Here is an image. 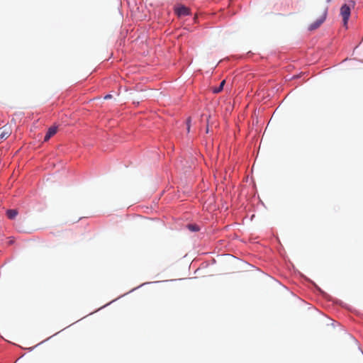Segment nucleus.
Returning <instances> with one entry per match:
<instances>
[{
  "instance_id": "6e6552de",
  "label": "nucleus",
  "mask_w": 363,
  "mask_h": 363,
  "mask_svg": "<svg viewBox=\"0 0 363 363\" xmlns=\"http://www.w3.org/2000/svg\"><path fill=\"white\" fill-rule=\"evenodd\" d=\"M187 227L191 231L196 232L199 230V226L195 224H189Z\"/></svg>"
},
{
  "instance_id": "7ed1b4c3",
  "label": "nucleus",
  "mask_w": 363,
  "mask_h": 363,
  "mask_svg": "<svg viewBox=\"0 0 363 363\" xmlns=\"http://www.w3.org/2000/svg\"><path fill=\"white\" fill-rule=\"evenodd\" d=\"M57 127H55V126L50 127L48 129V130L44 138V141L46 142V141L49 140V139L57 133Z\"/></svg>"
},
{
  "instance_id": "f03ea898",
  "label": "nucleus",
  "mask_w": 363,
  "mask_h": 363,
  "mask_svg": "<svg viewBox=\"0 0 363 363\" xmlns=\"http://www.w3.org/2000/svg\"><path fill=\"white\" fill-rule=\"evenodd\" d=\"M350 7L347 4L342 5L340 8V14L342 17L343 24L345 26H347V25L348 20L350 16Z\"/></svg>"
},
{
  "instance_id": "0eeeda50",
  "label": "nucleus",
  "mask_w": 363,
  "mask_h": 363,
  "mask_svg": "<svg viewBox=\"0 0 363 363\" xmlns=\"http://www.w3.org/2000/svg\"><path fill=\"white\" fill-rule=\"evenodd\" d=\"M9 131H6V130L4 128H0V138L1 139H3V138H7L9 135Z\"/></svg>"
},
{
  "instance_id": "1a4fd4ad",
  "label": "nucleus",
  "mask_w": 363,
  "mask_h": 363,
  "mask_svg": "<svg viewBox=\"0 0 363 363\" xmlns=\"http://www.w3.org/2000/svg\"><path fill=\"white\" fill-rule=\"evenodd\" d=\"M190 123H191V118H188L186 121V125H187V131H190Z\"/></svg>"
},
{
  "instance_id": "20e7f679",
  "label": "nucleus",
  "mask_w": 363,
  "mask_h": 363,
  "mask_svg": "<svg viewBox=\"0 0 363 363\" xmlns=\"http://www.w3.org/2000/svg\"><path fill=\"white\" fill-rule=\"evenodd\" d=\"M176 12L178 16H187L189 14V9L186 6H179L177 8Z\"/></svg>"
},
{
  "instance_id": "39448f33",
  "label": "nucleus",
  "mask_w": 363,
  "mask_h": 363,
  "mask_svg": "<svg viewBox=\"0 0 363 363\" xmlns=\"http://www.w3.org/2000/svg\"><path fill=\"white\" fill-rule=\"evenodd\" d=\"M18 214V211L16 209H9L6 211V215L9 218L13 219Z\"/></svg>"
},
{
  "instance_id": "9b49d317",
  "label": "nucleus",
  "mask_w": 363,
  "mask_h": 363,
  "mask_svg": "<svg viewBox=\"0 0 363 363\" xmlns=\"http://www.w3.org/2000/svg\"><path fill=\"white\" fill-rule=\"evenodd\" d=\"M13 242V240H11L9 241V243H10V244H12Z\"/></svg>"
},
{
  "instance_id": "9d476101",
  "label": "nucleus",
  "mask_w": 363,
  "mask_h": 363,
  "mask_svg": "<svg viewBox=\"0 0 363 363\" xmlns=\"http://www.w3.org/2000/svg\"><path fill=\"white\" fill-rule=\"evenodd\" d=\"M111 94H107L104 96V99H111Z\"/></svg>"
},
{
  "instance_id": "423d86ee",
  "label": "nucleus",
  "mask_w": 363,
  "mask_h": 363,
  "mask_svg": "<svg viewBox=\"0 0 363 363\" xmlns=\"http://www.w3.org/2000/svg\"><path fill=\"white\" fill-rule=\"evenodd\" d=\"M225 84V79H223L220 82V84L218 87H216V88L213 89V93L217 94V93H219L220 91H221L223 90V86H224Z\"/></svg>"
},
{
  "instance_id": "f257e3e1",
  "label": "nucleus",
  "mask_w": 363,
  "mask_h": 363,
  "mask_svg": "<svg viewBox=\"0 0 363 363\" xmlns=\"http://www.w3.org/2000/svg\"><path fill=\"white\" fill-rule=\"evenodd\" d=\"M328 13V7H325L320 16V17L313 23L308 26L309 30H314L319 28L320 25L325 21Z\"/></svg>"
},
{
  "instance_id": "f8f14e48",
  "label": "nucleus",
  "mask_w": 363,
  "mask_h": 363,
  "mask_svg": "<svg viewBox=\"0 0 363 363\" xmlns=\"http://www.w3.org/2000/svg\"><path fill=\"white\" fill-rule=\"evenodd\" d=\"M208 132V125H207V128H206V133Z\"/></svg>"
}]
</instances>
